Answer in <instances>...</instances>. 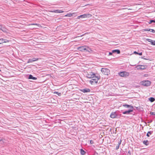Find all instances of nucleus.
Masks as SVG:
<instances>
[{"mask_svg":"<svg viewBox=\"0 0 155 155\" xmlns=\"http://www.w3.org/2000/svg\"><path fill=\"white\" fill-rule=\"evenodd\" d=\"M129 9V10H131V9Z\"/></svg>","mask_w":155,"mask_h":155,"instance_id":"obj_40","label":"nucleus"},{"mask_svg":"<svg viewBox=\"0 0 155 155\" xmlns=\"http://www.w3.org/2000/svg\"><path fill=\"white\" fill-rule=\"evenodd\" d=\"M151 82L149 81H145L141 82L142 85L146 86H150L151 84Z\"/></svg>","mask_w":155,"mask_h":155,"instance_id":"obj_7","label":"nucleus"},{"mask_svg":"<svg viewBox=\"0 0 155 155\" xmlns=\"http://www.w3.org/2000/svg\"><path fill=\"white\" fill-rule=\"evenodd\" d=\"M54 94H57L59 96H61V93H59L58 92H56V91H54Z\"/></svg>","mask_w":155,"mask_h":155,"instance_id":"obj_24","label":"nucleus"},{"mask_svg":"<svg viewBox=\"0 0 155 155\" xmlns=\"http://www.w3.org/2000/svg\"><path fill=\"white\" fill-rule=\"evenodd\" d=\"M81 91L84 93H86L90 92V90L89 89H84L81 90Z\"/></svg>","mask_w":155,"mask_h":155,"instance_id":"obj_14","label":"nucleus"},{"mask_svg":"<svg viewBox=\"0 0 155 155\" xmlns=\"http://www.w3.org/2000/svg\"><path fill=\"white\" fill-rule=\"evenodd\" d=\"M146 66L145 65H137L136 67V68L137 70H143L146 69Z\"/></svg>","mask_w":155,"mask_h":155,"instance_id":"obj_8","label":"nucleus"},{"mask_svg":"<svg viewBox=\"0 0 155 155\" xmlns=\"http://www.w3.org/2000/svg\"><path fill=\"white\" fill-rule=\"evenodd\" d=\"M141 58L142 59H144V60H147V59H146L145 58H143V57H142Z\"/></svg>","mask_w":155,"mask_h":155,"instance_id":"obj_38","label":"nucleus"},{"mask_svg":"<svg viewBox=\"0 0 155 155\" xmlns=\"http://www.w3.org/2000/svg\"><path fill=\"white\" fill-rule=\"evenodd\" d=\"M81 153L82 155H84L85 153V152L82 149L80 150Z\"/></svg>","mask_w":155,"mask_h":155,"instance_id":"obj_21","label":"nucleus"},{"mask_svg":"<svg viewBox=\"0 0 155 155\" xmlns=\"http://www.w3.org/2000/svg\"><path fill=\"white\" fill-rule=\"evenodd\" d=\"M9 42V40L7 39H5L3 38L0 39V44H2L4 43L8 42Z\"/></svg>","mask_w":155,"mask_h":155,"instance_id":"obj_9","label":"nucleus"},{"mask_svg":"<svg viewBox=\"0 0 155 155\" xmlns=\"http://www.w3.org/2000/svg\"><path fill=\"white\" fill-rule=\"evenodd\" d=\"M138 55H142V52H140V53H138Z\"/></svg>","mask_w":155,"mask_h":155,"instance_id":"obj_35","label":"nucleus"},{"mask_svg":"<svg viewBox=\"0 0 155 155\" xmlns=\"http://www.w3.org/2000/svg\"><path fill=\"white\" fill-rule=\"evenodd\" d=\"M134 53L135 54H138V53L136 51H134Z\"/></svg>","mask_w":155,"mask_h":155,"instance_id":"obj_34","label":"nucleus"},{"mask_svg":"<svg viewBox=\"0 0 155 155\" xmlns=\"http://www.w3.org/2000/svg\"><path fill=\"white\" fill-rule=\"evenodd\" d=\"M112 52H110L109 53V55H112Z\"/></svg>","mask_w":155,"mask_h":155,"instance_id":"obj_37","label":"nucleus"},{"mask_svg":"<svg viewBox=\"0 0 155 155\" xmlns=\"http://www.w3.org/2000/svg\"><path fill=\"white\" fill-rule=\"evenodd\" d=\"M92 16V15L90 14H84L78 16L77 18L78 19H80V18H89L91 17Z\"/></svg>","mask_w":155,"mask_h":155,"instance_id":"obj_3","label":"nucleus"},{"mask_svg":"<svg viewBox=\"0 0 155 155\" xmlns=\"http://www.w3.org/2000/svg\"><path fill=\"white\" fill-rule=\"evenodd\" d=\"M29 79H32L33 80H36L37 79L36 78L33 77L31 75H30L29 77Z\"/></svg>","mask_w":155,"mask_h":155,"instance_id":"obj_18","label":"nucleus"},{"mask_svg":"<svg viewBox=\"0 0 155 155\" xmlns=\"http://www.w3.org/2000/svg\"><path fill=\"white\" fill-rule=\"evenodd\" d=\"M152 22H155V21L154 20H151L150 21V22H149V24H151Z\"/></svg>","mask_w":155,"mask_h":155,"instance_id":"obj_28","label":"nucleus"},{"mask_svg":"<svg viewBox=\"0 0 155 155\" xmlns=\"http://www.w3.org/2000/svg\"><path fill=\"white\" fill-rule=\"evenodd\" d=\"M100 79V77L99 76L96 75L94 78H92V79L89 81V83L92 85L97 84Z\"/></svg>","mask_w":155,"mask_h":155,"instance_id":"obj_1","label":"nucleus"},{"mask_svg":"<svg viewBox=\"0 0 155 155\" xmlns=\"http://www.w3.org/2000/svg\"><path fill=\"white\" fill-rule=\"evenodd\" d=\"M151 134V133L150 131H149L147 132V137H149L150 136V135Z\"/></svg>","mask_w":155,"mask_h":155,"instance_id":"obj_26","label":"nucleus"},{"mask_svg":"<svg viewBox=\"0 0 155 155\" xmlns=\"http://www.w3.org/2000/svg\"><path fill=\"white\" fill-rule=\"evenodd\" d=\"M149 100L151 102H153L155 101V99L153 97H151L149 99Z\"/></svg>","mask_w":155,"mask_h":155,"instance_id":"obj_23","label":"nucleus"},{"mask_svg":"<svg viewBox=\"0 0 155 155\" xmlns=\"http://www.w3.org/2000/svg\"><path fill=\"white\" fill-rule=\"evenodd\" d=\"M112 53L117 52L118 54H119L120 53V51L119 50H114L112 51Z\"/></svg>","mask_w":155,"mask_h":155,"instance_id":"obj_19","label":"nucleus"},{"mask_svg":"<svg viewBox=\"0 0 155 155\" xmlns=\"http://www.w3.org/2000/svg\"><path fill=\"white\" fill-rule=\"evenodd\" d=\"M143 143L146 145H147L148 144V141L147 140H144L143 141Z\"/></svg>","mask_w":155,"mask_h":155,"instance_id":"obj_25","label":"nucleus"},{"mask_svg":"<svg viewBox=\"0 0 155 155\" xmlns=\"http://www.w3.org/2000/svg\"><path fill=\"white\" fill-rule=\"evenodd\" d=\"M122 142L121 139H120V140H118V144L117 145L116 147V150H118L119 147L120 145L121 144Z\"/></svg>","mask_w":155,"mask_h":155,"instance_id":"obj_13","label":"nucleus"},{"mask_svg":"<svg viewBox=\"0 0 155 155\" xmlns=\"http://www.w3.org/2000/svg\"><path fill=\"white\" fill-rule=\"evenodd\" d=\"M0 29L4 32L6 31L7 29L4 27H3L2 25H0Z\"/></svg>","mask_w":155,"mask_h":155,"instance_id":"obj_12","label":"nucleus"},{"mask_svg":"<svg viewBox=\"0 0 155 155\" xmlns=\"http://www.w3.org/2000/svg\"><path fill=\"white\" fill-rule=\"evenodd\" d=\"M150 114L151 115H155V112H150Z\"/></svg>","mask_w":155,"mask_h":155,"instance_id":"obj_31","label":"nucleus"},{"mask_svg":"<svg viewBox=\"0 0 155 155\" xmlns=\"http://www.w3.org/2000/svg\"><path fill=\"white\" fill-rule=\"evenodd\" d=\"M37 25V26H38L39 27H41V26L39 24H37V23H36V24H29L28 25Z\"/></svg>","mask_w":155,"mask_h":155,"instance_id":"obj_20","label":"nucleus"},{"mask_svg":"<svg viewBox=\"0 0 155 155\" xmlns=\"http://www.w3.org/2000/svg\"><path fill=\"white\" fill-rule=\"evenodd\" d=\"M87 50L86 51H87L89 53L92 52L93 51L92 50L91 48L87 46Z\"/></svg>","mask_w":155,"mask_h":155,"instance_id":"obj_15","label":"nucleus"},{"mask_svg":"<svg viewBox=\"0 0 155 155\" xmlns=\"http://www.w3.org/2000/svg\"><path fill=\"white\" fill-rule=\"evenodd\" d=\"M49 12H54V13H63L64 12L61 10H54L53 11H49Z\"/></svg>","mask_w":155,"mask_h":155,"instance_id":"obj_10","label":"nucleus"},{"mask_svg":"<svg viewBox=\"0 0 155 155\" xmlns=\"http://www.w3.org/2000/svg\"><path fill=\"white\" fill-rule=\"evenodd\" d=\"M87 45H84L79 47L77 48V49L81 52L86 51L87 50Z\"/></svg>","mask_w":155,"mask_h":155,"instance_id":"obj_5","label":"nucleus"},{"mask_svg":"<svg viewBox=\"0 0 155 155\" xmlns=\"http://www.w3.org/2000/svg\"><path fill=\"white\" fill-rule=\"evenodd\" d=\"M133 111L132 110H130L128 111H125L123 113L124 114H129L130 112H131Z\"/></svg>","mask_w":155,"mask_h":155,"instance_id":"obj_22","label":"nucleus"},{"mask_svg":"<svg viewBox=\"0 0 155 155\" xmlns=\"http://www.w3.org/2000/svg\"><path fill=\"white\" fill-rule=\"evenodd\" d=\"M96 76V74L93 72H91L88 73L86 75L87 77L89 78H94Z\"/></svg>","mask_w":155,"mask_h":155,"instance_id":"obj_6","label":"nucleus"},{"mask_svg":"<svg viewBox=\"0 0 155 155\" xmlns=\"http://www.w3.org/2000/svg\"><path fill=\"white\" fill-rule=\"evenodd\" d=\"M74 14V13H69L65 15V16L71 17L73 15V14Z\"/></svg>","mask_w":155,"mask_h":155,"instance_id":"obj_17","label":"nucleus"},{"mask_svg":"<svg viewBox=\"0 0 155 155\" xmlns=\"http://www.w3.org/2000/svg\"><path fill=\"white\" fill-rule=\"evenodd\" d=\"M3 141V139H2L0 140V141Z\"/></svg>","mask_w":155,"mask_h":155,"instance_id":"obj_39","label":"nucleus"},{"mask_svg":"<svg viewBox=\"0 0 155 155\" xmlns=\"http://www.w3.org/2000/svg\"><path fill=\"white\" fill-rule=\"evenodd\" d=\"M0 71H1V70L0 69Z\"/></svg>","mask_w":155,"mask_h":155,"instance_id":"obj_41","label":"nucleus"},{"mask_svg":"<svg viewBox=\"0 0 155 155\" xmlns=\"http://www.w3.org/2000/svg\"><path fill=\"white\" fill-rule=\"evenodd\" d=\"M38 58H33L29 60L28 61V62L29 63L30 62H32L37 61L38 60Z\"/></svg>","mask_w":155,"mask_h":155,"instance_id":"obj_16","label":"nucleus"},{"mask_svg":"<svg viewBox=\"0 0 155 155\" xmlns=\"http://www.w3.org/2000/svg\"><path fill=\"white\" fill-rule=\"evenodd\" d=\"M151 45H155V41H153V42H151Z\"/></svg>","mask_w":155,"mask_h":155,"instance_id":"obj_29","label":"nucleus"},{"mask_svg":"<svg viewBox=\"0 0 155 155\" xmlns=\"http://www.w3.org/2000/svg\"><path fill=\"white\" fill-rule=\"evenodd\" d=\"M117 116V115L116 114L115 112H112V113L110 116V117L111 118H114L116 117Z\"/></svg>","mask_w":155,"mask_h":155,"instance_id":"obj_11","label":"nucleus"},{"mask_svg":"<svg viewBox=\"0 0 155 155\" xmlns=\"http://www.w3.org/2000/svg\"><path fill=\"white\" fill-rule=\"evenodd\" d=\"M123 106H124V107H131L130 105H127V104H124L123 105Z\"/></svg>","mask_w":155,"mask_h":155,"instance_id":"obj_27","label":"nucleus"},{"mask_svg":"<svg viewBox=\"0 0 155 155\" xmlns=\"http://www.w3.org/2000/svg\"><path fill=\"white\" fill-rule=\"evenodd\" d=\"M143 30L144 31H150V29H144Z\"/></svg>","mask_w":155,"mask_h":155,"instance_id":"obj_32","label":"nucleus"},{"mask_svg":"<svg viewBox=\"0 0 155 155\" xmlns=\"http://www.w3.org/2000/svg\"><path fill=\"white\" fill-rule=\"evenodd\" d=\"M150 31L153 33H154L155 32V31L153 29H150Z\"/></svg>","mask_w":155,"mask_h":155,"instance_id":"obj_30","label":"nucleus"},{"mask_svg":"<svg viewBox=\"0 0 155 155\" xmlns=\"http://www.w3.org/2000/svg\"><path fill=\"white\" fill-rule=\"evenodd\" d=\"M148 41L149 42H150L151 44L152 42H153V41L151 39H148Z\"/></svg>","mask_w":155,"mask_h":155,"instance_id":"obj_33","label":"nucleus"},{"mask_svg":"<svg viewBox=\"0 0 155 155\" xmlns=\"http://www.w3.org/2000/svg\"><path fill=\"white\" fill-rule=\"evenodd\" d=\"M90 143L91 144H93L94 143V141L92 140H90Z\"/></svg>","mask_w":155,"mask_h":155,"instance_id":"obj_36","label":"nucleus"},{"mask_svg":"<svg viewBox=\"0 0 155 155\" xmlns=\"http://www.w3.org/2000/svg\"><path fill=\"white\" fill-rule=\"evenodd\" d=\"M101 71L102 73L106 75H108L110 74V70L107 68H102Z\"/></svg>","mask_w":155,"mask_h":155,"instance_id":"obj_4","label":"nucleus"},{"mask_svg":"<svg viewBox=\"0 0 155 155\" xmlns=\"http://www.w3.org/2000/svg\"><path fill=\"white\" fill-rule=\"evenodd\" d=\"M118 74L121 77H128L129 75V74L128 72L126 71H124L120 72L118 73Z\"/></svg>","mask_w":155,"mask_h":155,"instance_id":"obj_2","label":"nucleus"}]
</instances>
